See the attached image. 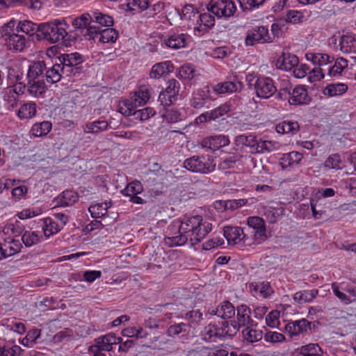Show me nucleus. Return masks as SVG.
Wrapping results in <instances>:
<instances>
[{
    "instance_id": "1",
    "label": "nucleus",
    "mask_w": 356,
    "mask_h": 356,
    "mask_svg": "<svg viewBox=\"0 0 356 356\" xmlns=\"http://www.w3.org/2000/svg\"><path fill=\"white\" fill-rule=\"evenodd\" d=\"M212 225L202 216L197 215L180 221L179 232L191 245L199 243L211 231Z\"/></svg>"
},
{
    "instance_id": "2",
    "label": "nucleus",
    "mask_w": 356,
    "mask_h": 356,
    "mask_svg": "<svg viewBox=\"0 0 356 356\" xmlns=\"http://www.w3.org/2000/svg\"><path fill=\"white\" fill-rule=\"evenodd\" d=\"M8 77L13 84L4 89L3 98L9 108H14L17 106L19 96L24 94L26 86L20 82L22 74L15 70H9Z\"/></svg>"
},
{
    "instance_id": "3",
    "label": "nucleus",
    "mask_w": 356,
    "mask_h": 356,
    "mask_svg": "<svg viewBox=\"0 0 356 356\" xmlns=\"http://www.w3.org/2000/svg\"><path fill=\"white\" fill-rule=\"evenodd\" d=\"M151 97L150 88L148 86H141L129 99L120 104V112L124 115L129 116L135 114L136 108L141 106L149 101Z\"/></svg>"
},
{
    "instance_id": "4",
    "label": "nucleus",
    "mask_w": 356,
    "mask_h": 356,
    "mask_svg": "<svg viewBox=\"0 0 356 356\" xmlns=\"http://www.w3.org/2000/svg\"><path fill=\"white\" fill-rule=\"evenodd\" d=\"M1 36L7 47L14 51H22L26 42L23 35L19 34L15 27V20H10L1 28Z\"/></svg>"
},
{
    "instance_id": "5",
    "label": "nucleus",
    "mask_w": 356,
    "mask_h": 356,
    "mask_svg": "<svg viewBox=\"0 0 356 356\" xmlns=\"http://www.w3.org/2000/svg\"><path fill=\"white\" fill-rule=\"evenodd\" d=\"M67 35L65 28L59 20L40 24V32L37 33L40 39H44L51 43H56L63 40Z\"/></svg>"
},
{
    "instance_id": "6",
    "label": "nucleus",
    "mask_w": 356,
    "mask_h": 356,
    "mask_svg": "<svg viewBox=\"0 0 356 356\" xmlns=\"http://www.w3.org/2000/svg\"><path fill=\"white\" fill-rule=\"evenodd\" d=\"M236 6L230 0H211L207 5V10L217 17H230L236 11Z\"/></svg>"
},
{
    "instance_id": "7",
    "label": "nucleus",
    "mask_w": 356,
    "mask_h": 356,
    "mask_svg": "<svg viewBox=\"0 0 356 356\" xmlns=\"http://www.w3.org/2000/svg\"><path fill=\"white\" fill-rule=\"evenodd\" d=\"M83 35L88 36V39L97 38L102 43L114 42L118 38V32L111 28L100 29L99 26H89Z\"/></svg>"
},
{
    "instance_id": "8",
    "label": "nucleus",
    "mask_w": 356,
    "mask_h": 356,
    "mask_svg": "<svg viewBox=\"0 0 356 356\" xmlns=\"http://www.w3.org/2000/svg\"><path fill=\"white\" fill-rule=\"evenodd\" d=\"M60 60L63 67V74L70 76L80 73L81 68L78 65L83 62V59L79 54H63Z\"/></svg>"
},
{
    "instance_id": "9",
    "label": "nucleus",
    "mask_w": 356,
    "mask_h": 356,
    "mask_svg": "<svg viewBox=\"0 0 356 356\" xmlns=\"http://www.w3.org/2000/svg\"><path fill=\"white\" fill-rule=\"evenodd\" d=\"M248 225L254 230V243L259 245L267 238L266 226L264 220L259 216H250L247 220Z\"/></svg>"
},
{
    "instance_id": "10",
    "label": "nucleus",
    "mask_w": 356,
    "mask_h": 356,
    "mask_svg": "<svg viewBox=\"0 0 356 356\" xmlns=\"http://www.w3.org/2000/svg\"><path fill=\"white\" fill-rule=\"evenodd\" d=\"M204 158L199 156H193L184 162V167L187 170L194 172L207 174L214 170L215 165L204 161Z\"/></svg>"
},
{
    "instance_id": "11",
    "label": "nucleus",
    "mask_w": 356,
    "mask_h": 356,
    "mask_svg": "<svg viewBox=\"0 0 356 356\" xmlns=\"http://www.w3.org/2000/svg\"><path fill=\"white\" fill-rule=\"evenodd\" d=\"M254 90L257 97L268 99L275 94L277 89L270 78L263 76L257 79Z\"/></svg>"
},
{
    "instance_id": "12",
    "label": "nucleus",
    "mask_w": 356,
    "mask_h": 356,
    "mask_svg": "<svg viewBox=\"0 0 356 356\" xmlns=\"http://www.w3.org/2000/svg\"><path fill=\"white\" fill-rule=\"evenodd\" d=\"M272 41L273 35H270L268 29L264 26L252 30L245 38L247 45H254L257 42H271Z\"/></svg>"
},
{
    "instance_id": "13",
    "label": "nucleus",
    "mask_w": 356,
    "mask_h": 356,
    "mask_svg": "<svg viewBox=\"0 0 356 356\" xmlns=\"http://www.w3.org/2000/svg\"><path fill=\"white\" fill-rule=\"evenodd\" d=\"M196 26L194 27V34L198 36L207 33L214 25L215 18L209 13L198 14Z\"/></svg>"
},
{
    "instance_id": "14",
    "label": "nucleus",
    "mask_w": 356,
    "mask_h": 356,
    "mask_svg": "<svg viewBox=\"0 0 356 356\" xmlns=\"http://www.w3.org/2000/svg\"><path fill=\"white\" fill-rule=\"evenodd\" d=\"M312 322L305 318L291 321L286 325V332L290 337H297L300 334L307 333L312 330Z\"/></svg>"
},
{
    "instance_id": "15",
    "label": "nucleus",
    "mask_w": 356,
    "mask_h": 356,
    "mask_svg": "<svg viewBox=\"0 0 356 356\" xmlns=\"http://www.w3.org/2000/svg\"><path fill=\"white\" fill-rule=\"evenodd\" d=\"M232 110L231 105L228 103L223 104L211 111L201 114L197 118L200 122H206L222 117Z\"/></svg>"
},
{
    "instance_id": "16",
    "label": "nucleus",
    "mask_w": 356,
    "mask_h": 356,
    "mask_svg": "<svg viewBox=\"0 0 356 356\" xmlns=\"http://www.w3.org/2000/svg\"><path fill=\"white\" fill-rule=\"evenodd\" d=\"M229 143L227 136L223 135L214 136L203 139L200 145L203 148H207L214 152L220 147H225Z\"/></svg>"
},
{
    "instance_id": "17",
    "label": "nucleus",
    "mask_w": 356,
    "mask_h": 356,
    "mask_svg": "<svg viewBox=\"0 0 356 356\" xmlns=\"http://www.w3.org/2000/svg\"><path fill=\"white\" fill-rule=\"evenodd\" d=\"M223 233L229 245H236L242 241L245 243V235L243 229L240 227H225Z\"/></svg>"
},
{
    "instance_id": "18",
    "label": "nucleus",
    "mask_w": 356,
    "mask_h": 356,
    "mask_svg": "<svg viewBox=\"0 0 356 356\" xmlns=\"http://www.w3.org/2000/svg\"><path fill=\"white\" fill-rule=\"evenodd\" d=\"M290 97L289 102L291 104L298 105L307 104L309 102V97L307 91L303 86H296L293 89L292 92H288Z\"/></svg>"
},
{
    "instance_id": "19",
    "label": "nucleus",
    "mask_w": 356,
    "mask_h": 356,
    "mask_svg": "<svg viewBox=\"0 0 356 356\" xmlns=\"http://www.w3.org/2000/svg\"><path fill=\"white\" fill-rule=\"evenodd\" d=\"M120 337H117L115 334L109 333L96 339L98 349L101 351H111L113 344L122 342Z\"/></svg>"
},
{
    "instance_id": "20",
    "label": "nucleus",
    "mask_w": 356,
    "mask_h": 356,
    "mask_svg": "<svg viewBox=\"0 0 356 356\" xmlns=\"http://www.w3.org/2000/svg\"><path fill=\"white\" fill-rule=\"evenodd\" d=\"M299 63L298 58L293 54H282L277 60V66L286 71L293 70Z\"/></svg>"
},
{
    "instance_id": "21",
    "label": "nucleus",
    "mask_w": 356,
    "mask_h": 356,
    "mask_svg": "<svg viewBox=\"0 0 356 356\" xmlns=\"http://www.w3.org/2000/svg\"><path fill=\"white\" fill-rule=\"evenodd\" d=\"M108 126L109 124L107 121L98 120L86 123L82 126V129L85 134L97 135L99 133L107 130Z\"/></svg>"
},
{
    "instance_id": "22",
    "label": "nucleus",
    "mask_w": 356,
    "mask_h": 356,
    "mask_svg": "<svg viewBox=\"0 0 356 356\" xmlns=\"http://www.w3.org/2000/svg\"><path fill=\"white\" fill-rule=\"evenodd\" d=\"M250 309L245 305H241L237 307V321L235 323L240 328L241 326L251 325L253 321L250 318Z\"/></svg>"
},
{
    "instance_id": "23",
    "label": "nucleus",
    "mask_w": 356,
    "mask_h": 356,
    "mask_svg": "<svg viewBox=\"0 0 356 356\" xmlns=\"http://www.w3.org/2000/svg\"><path fill=\"white\" fill-rule=\"evenodd\" d=\"M15 27L17 32H22L28 35H33L35 33H40V24H37L29 20L15 21Z\"/></svg>"
},
{
    "instance_id": "24",
    "label": "nucleus",
    "mask_w": 356,
    "mask_h": 356,
    "mask_svg": "<svg viewBox=\"0 0 356 356\" xmlns=\"http://www.w3.org/2000/svg\"><path fill=\"white\" fill-rule=\"evenodd\" d=\"M46 69L44 61H37L33 63L29 67L27 73L28 80H43L44 71Z\"/></svg>"
},
{
    "instance_id": "25",
    "label": "nucleus",
    "mask_w": 356,
    "mask_h": 356,
    "mask_svg": "<svg viewBox=\"0 0 356 356\" xmlns=\"http://www.w3.org/2000/svg\"><path fill=\"white\" fill-rule=\"evenodd\" d=\"M211 314L217 315L223 319L232 318L235 315V309L232 303L228 301L223 302L220 307L213 309Z\"/></svg>"
},
{
    "instance_id": "26",
    "label": "nucleus",
    "mask_w": 356,
    "mask_h": 356,
    "mask_svg": "<svg viewBox=\"0 0 356 356\" xmlns=\"http://www.w3.org/2000/svg\"><path fill=\"white\" fill-rule=\"evenodd\" d=\"M186 38L184 34H172L164 40V43L170 48L177 49L186 47Z\"/></svg>"
},
{
    "instance_id": "27",
    "label": "nucleus",
    "mask_w": 356,
    "mask_h": 356,
    "mask_svg": "<svg viewBox=\"0 0 356 356\" xmlns=\"http://www.w3.org/2000/svg\"><path fill=\"white\" fill-rule=\"evenodd\" d=\"M348 89L347 84L343 83H332L325 88L323 94L329 97H336L345 94Z\"/></svg>"
},
{
    "instance_id": "28",
    "label": "nucleus",
    "mask_w": 356,
    "mask_h": 356,
    "mask_svg": "<svg viewBox=\"0 0 356 356\" xmlns=\"http://www.w3.org/2000/svg\"><path fill=\"white\" fill-rule=\"evenodd\" d=\"M173 66L170 61L155 64L150 72V76L154 79H159L170 72Z\"/></svg>"
},
{
    "instance_id": "29",
    "label": "nucleus",
    "mask_w": 356,
    "mask_h": 356,
    "mask_svg": "<svg viewBox=\"0 0 356 356\" xmlns=\"http://www.w3.org/2000/svg\"><path fill=\"white\" fill-rule=\"evenodd\" d=\"M340 50L343 53L356 52V40L352 35H343L339 42Z\"/></svg>"
},
{
    "instance_id": "30",
    "label": "nucleus",
    "mask_w": 356,
    "mask_h": 356,
    "mask_svg": "<svg viewBox=\"0 0 356 356\" xmlns=\"http://www.w3.org/2000/svg\"><path fill=\"white\" fill-rule=\"evenodd\" d=\"M242 88V84L241 82H232V81H226L224 83H218L215 88L214 90L217 93L219 94H225L227 92H234L238 90H240Z\"/></svg>"
},
{
    "instance_id": "31",
    "label": "nucleus",
    "mask_w": 356,
    "mask_h": 356,
    "mask_svg": "<svg viewBox=\"0 0 356 356\" xmlns=\"http://www.w3.org/2000/svg\"><path fill=\"white\" fill-rule=\"evenodd\" d=\"M299 124L296 121H283L276 125L275 129L279 134H294L299 130Z\"/></svg>"
},
{
    "instance_id": "32",
    "label": "nucleus",
    "mask_w": 356,
    "mask_h": 356,
    "mask_svg": "<svg viewBox=\"0 0 356 356\" xmlns=\"http://www.w3.org/2000/svg\"><path fill=\"white\" fill-rule=\"evenodd\" d=\"M27 91L33 96L38 97L45 91V83L43 80H28Z\"/></svg>"
},
{
    "instance_id": "33",
    "label": "nucleus",
    "mask_w": 356,
    "mask_h": 356,
    "mask_svg": "<svg viewBox=\"0 0 356 356\" xmlns=\"http://www.w3.org/2000/svg\"><path fill=\"white\" fill-rule=\"evenodd\" d=\"M36 104L33 102L26 103L21 106L17 112L20 119H29L35 115Z\"/></svg>"
},
{
    "instance_id": "34",
    "label": "nucleus",
    "mask_w": 356,
    "mask_h": 356,
    "mask_svg": "<svg viewBox=\"0 0 356 356\" xmlns=\"http://www.w3.org/2000/svg\"><path fill=\"white\" fill-rule=\"evenodd\" d=\"M91 18L92 16L89 13H84L73 20L72 26L76 29H83L82 31L83 34L89 26H95L92 24Z\"/></svg>"
},
{
    "instance_id": "35",
    "label": "nucleus",
    "mask_w": 356,
    "mask_h": 356,
    "mask_svg": "<svg viewBox=\"0 0 356 356\" xmlns=\"http://www.w3.org/2000/svg\"><path fill=\"white\" fill-rule=\"evenodd\" d=\"M61 73L63 74L62 65L60 64H55L46 72V79L51 83H57L60 80Z\"/></svg>"
},
{
    "instance_id": "36",
    "label": "nucleus",
    "mask_w": 356,
    "mask_h": 356,
    "mask_svg": "<svg viewBox=\"0 0 356 356\" xmlns=\"http://www.w3.org/2000/svg\"><path fill=\"white\" fill-rule=\"evenodd\" d=\"M111 203L110 202L96 204L95 205L90 206L88 210L92 218H101L107 213L108 209L111 207Z\"/></svg>"
},
{
    "instance_id": "37",
    "label": "nucleus",
    "mask_w": 356,
    "mask_h": 356,
    "mask_svg": "<svg viewBox=\"0 0 356 356\" xmlns=\"http://www.w3.org/2000/svg\"><path fill=\"white\" fill-rule=\"evenodd\" d=\"M238 330V325L235 323L234 320L223 322L222 326L219 328L220 337H232L236 334Z\"/></svg>"
},
{
    "instance_id": "38",
    "label": "nucleus",
    "mask_w": 356,
    "mask_h": 356,
    "mask_svg": "<svg viewBox=\"0 0 356 356\" xmlns=\"http://www.w3.org/2000/svg\"><path fill=\"white\" fill-rule=\"evenodd\" d=\"M51 123L49 121L36 123L31 129L33 135L36 137L46 136L51 131Z\"/></svg>"
},
{
    "instance_id": "39",
    "label": "nucleus",
    "mask_w": 356,
    "mask_h": 356,
    "mask_svg": "<svg viewBox=\"0 0 356 356\" xmlns=\"http://www.w3.org/2000/svg\"><path fill=\"white\" fill-rule=\"evenodd\" d=\"M256 137L252 135H239L236 136L235 139L236 145H242L250 147V152L252 154H253V151L256 145Z\"/></svg>"
},
{
    "instance_id": "40",
    "label": "nucleus",
    "mask_w": 356,
    "mask_h": 356,
    "mask_svg": "<svg viewBox=\"0 0 356 356\" xmlns=\"http://www.w3.org/2000/svg\"><path fill=\"white\" fill-rule=\"evenodd\" d=\"M276 149L275 143L270 140H257L256 145L254 147L253 154H261L264 152H270Z\"/></svg>"
},
{
    "instance_id": "41",
    "label": "nucleus",
    "mask_w": 356,
    "mask_h": 356,
    "mask_svg": "<svg viewBox=\"0 0 356 356\" xmlns=\"http://www.w3.org/2000/svg\"><path fill=\"white\" fill-rule=\"evenodd\" d=\"M342 160L339 154H333L329 156L324 162V168L327 169L339 170L342 168Z\"/></svg>"
},
{
    "instance_id": "42",
    "label": "nucleus",
    "mask_w": 356,
    "mask_h": 356,
    "mask_svg": "<svg viewBox=\"0 0 356 356\" xmlns=\"http://www.w3.org/2000/svg\"><path fill=\"white\" fill-rule=\"evenodd\" d=\"M92 17L94 20L92 22V23L95 22L102 26H111L113 24V20L111 16L103 14L98 10L94 11L92 13Z\"/></svg>"
},
{
    "instance_id": "43",
    "label": "nucleus",
    "mask_w": 356,
    "mask_h": 356,
    "mask_svg": "<svg viewBox=\"0 0 356 356\" xmlns=\"http://www.w3.org/2000/svg\"><path fill=\"white\" fill-rule=\"evenodd\" d=\"M24 231V226L21 222L17 220L15 223H10L6 225L3 229V232L6 235H10L13 236H17L22 234Z\"/></svg>"
},
{
    "instance_id": "44",
    "label": "nucleus",
    "mask_w": 356,
    "mask_h": 356,
    "mask_svg": "<svg viewBox=\"0 0 356 356\" xmlns=\"http://www.w3.org/2000/svg\"><path fill=\"white\" fill-rule=\"evenodd\" d=\"M44 224L43 231L44 234L47 237L58 233L61 229L60 225H58V222L54 221L51 218H46L44 220Z\"/></svg>"
},
{
    "instance_id": "45",
    "label": "nucleus",
    "mask_w": 356,
    "mask_h": 356,
    "mask_svg": "<svg viewBox=\"0 0 356 356\" xmlns=\"http://www.w3.org/2000/svg\"><path fill=\"white\" fill-rule=\"evenodd\" d=\"M348 66V61L343 58L336 59L334 65L329 68V74L331 76H335L341 74V72Z\"/></svg>"
},
{
    "instance_id": "46",
    "label": "nucleus",
    "mask_w": 356,
    "mask_h": 356,
    "mask_svg": "<svg viewBox=\"0 0 356 356\" xmlns=\"http://www.w3.org/2000/svg\"><path fill=\"white\" fill-rule=\"evenodd\" d=\"M143 190L141 183L138 181H134L129 183L122 193L124 195L130 197L140 193Z\"/></svg>"
},
{
    "instance_id": "47",
    "label": "nucleus",
    "mask_w": 356,
    "mask_h": 356,
    "mask_svg": "<svg viewBox=\"0 0 356 356\" xmlns=\"http://www.w3.org/2000/svg\"><path fill=\"white\" fill-rule=\"evenodd\" d=\"M243 335L244 339L250 343L258 341L262 338V333L261 331L250 328L249 325L243 330Z\"/></svg>"
},
{
    "instance_id": "48",
    "label": "nucleus",
    "mask_w": 356,
    "mask_h": 356,
    "mask_svg": "<svg viewBox=\"0 0 356 356\" xmlns=\"http://www.w3.org/2000/svg\"><path fill=\"white\" fill-rule=\"evenodd\" d=\"M321 349L318 344L309 343L301 347L302 356H321Z\"/></svg>"
},
{
    "instance_id": "49",
    "label": "nucleus",
    "mask_w": 356,
    "mask_h": 356,
    "mask_svg": "<svg viewBox=\"0 0 356 356\" xmlns=\"http://www.w3.org/2000/svg\"><path fill=\"white\" fill-rule=\"evenodd\" d=\"M188 330H189L188 324H186L184 323H180L170 325L167 330V334L169 337H175L181 333L187 332Z\"/></svg>"
},
{
    "instance_id": "50",
    "label": "nucleus",
    "mask_w": 356,
    "mask_h": 356,
    "mask_svg": "<svg viewBox=\"0 0 356 356\" xmlns=\"http://www.w3.org/2000/svg\"><path fill=\"white\" fill-rule=\"evenodd\" d=\"M78 200L76 193L72 191L63 192L60 197V202L63 206H69L75 203Z\"/></svg>"
},
{
    "instance_id": "51",
    "label": "nucleus",
    "mask_w": 356,
    "mask_h": 356,
    "mask_svg": "<svg viewBox=\"0 0 356 356\" xmlns=\"http://www.w3.org/2000/svg\"><path fill=\"white\" fill-rule=\"evenodd\" d=\"M163 243L168 247L181 246L186 243V238L181 233L179 236L174 237H166L163 239Z\"/></svg>"
},
{
    "instance_id": "52",
    "label": "nucleus",
    "mask_w": 356,
    "mask_h": 356,
    "mask_svg": "<svg viewBox=\"0 0 356 356\" xmlns=\"http://www.w3.org/2000/svg\"><path fill=\"white\" fill-rule=\"evenodd\" d=\"M22 241L26 247H31L39 241V236L35 232L26 231L22 236Z\"/></svg>"
},
{
    "instance_id": "53",
    "label": "nucleus",
    "mask_w": 356,
    "mask_h": 356,
    "mask_svg": "<svg viewBox=\"0 0 356 356\" xmlns=\"http://www.w3.org/2000/svg\"><path fill=\"white\" fill-rule=\"evenodd\" d=\"M4 245L7 257L18 252L21 247L19 242L14 239H12L10 241L5 242Z\"/></svg>"
},
{
    "instance_id": "54",
    "label": "nucleus",
    "mask_w": 356,
    "mask_h": 356,
    "mask_svg": "<svg viewBox=\"0 0 356 356\" xmlns=\"http://www.w3.org/2000/svg\"><path fill=\"white\" fill-rule=\"evenodd\" d=\"M195 76V70L189 64L181 66L178 72V76L184 79H191Z\"/></svg>"
},
{
    "instance_id": "55",
    "label": "nucleus",
    "mask_w": 356,
    "mask_h": 356,
    "mask_svg": "<svg viewBox=\"0 0 356 356\" xmlns=\"http://www.w3.org/2000/svg\"><path fill=\"white\" fill-rule=\"evenodd\" d=\"M24 350L20 346L15 345L10 348H0V356H20Z\"/></svg>"
},
{
    "instance_id": "56",
    "label": "nucleus",
    "mask_w": 356,
    "mask_h": 356,
    "mask_svg": "<svg viewBox=\"0 0 356 356\" xmlns=\"http://www.w3.org/2000/svg\"><path fill=\"white\" fill-rule=\"evenodd\" d=\"M308 79L311 83L318 81L324 78L323 69L320 66L315 67L314 69L308 71Z\"/></svg>"
},
{
    "instance_id": "57",
    "label": "nucleus",
    "mask_w": 356,
    "mask_h": 356,
    "mask_svg": "<svg viewBox=\"0 0 356 356\" xmlns=\"http://www.w3.org/2000/svg\"><path fill=\"white\" fill-rule=\"evenodd\" d=\"M333 59L332 57L325 54H316L312 56V62L318 65V66L327 65L331 63Z\"/></svg>"
},
{
    "instance_id": "58",
    "label": "nucleus",
    "mask_w": 356,
    "mask_h": 356,
    "mask_svg": "<svg viewBox=\"0 0 356 356\" xmlns=\"http://www.w3.org/2000/svg\"><path fill=\"white\" fill-rule=\"evenodd\" d=\"M332 289L334 294L343 302L348 305L352 302V300L346 296L344 293L341 292L339 289V284L334 282L331 284Z\"/></svg>"
},
{
    "instance_id": "59",
    "label": "nucleus",
    "mask_w": 356,
    "mask_h": 356,
    "mask_svg": "<svg viewBox=\"0 0 356 356\" xmlns=\"http://www.w3.org/2000/svg\"><path fill=\"white\" fill-rule=\"evenodd\" d=\"M242 156L238 154H234L232 155L229 156L225 159H224L221 163L220 166L222 168H230L233 166V165L241 160Z\"/></svg>"
},
{
    "instance_id": "60",
    "label": "nucleus",
    "mask_w": 356,
    "mask_h": 356,
    "mask_svg": "<svg viewBox=\"0 0 356 356\" xmlns=\"http://www.w3.org/2000/svg\"><path fill=\"white\" fill-rule=\"evenodd\" d=\"M180 85L175 79H171L168 81V86L165 92L169 94L170 97H175L179 92Z\"/></svg>"
},
{
    "instance_id": "61",
    "label": "nucleus",
    "mask_w": 356,
    "mask_h": 356,
    "mask_svg": "<svg viewBox=\"0 0 356 356\" xmlns=\"http://www.w3.org/2000/svg\"><path fill=\"white\" fill-rule=\"evenodd\" d=\"M288 19L293 24L301 23L305 21V16L302 13L298 10H290L287 14Z\"/></svg>"
},
{
    "instance_id": "62",
    "label": "nucleus",
    "mask_w": 356,
    "mask_h": 356,
    "mask_svg": "<svg viewBox=\"0 0 356 356\" xmlns=\"http://www.w3.org/2000/svg\"><path fill=\"white\" fill-rule=\"evenodd\" d=\"M173 316H178L177 308L174 305H168L165 307V314L162 318V321L167 322L171 319Z\"/></svg>"
},
{
    "instance_id": "63",
    "label": "nucleus",
    "mask_w": 356,
    "mask_h": 356,
    "mask_svg": "<svg viewBox=\"0 0 356 356\" xmlns=\"http://www.w3.org/2000/svg\"><path fill=\"white\" fill-rule=\"evenodd\" d=\"M183 17L186 19L196 18L198 13L192 5H186L182 9Z\"/></svg>"
},
{
    "instance_id": "64",
    "label": "nucleus",
    "mask_w": 356,
    "mask_h": 356,
    "mask_svg": "<svg viewBox=\"0 0 356 356\" xmlns=\"http://www.w3.org/2000/svg\"><path fill=\"white\" fill-rule=\"evenodd\" d=\"M293 74L296 78H304L309 70V66L305 64H298L293 69Z\"/></svg>"
}]
</instances>
